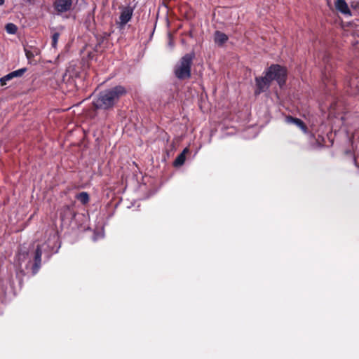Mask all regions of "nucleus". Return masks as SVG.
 Returning a JSON list of instances; mask_svg holds the SVG:
<instances>
[{
  "label": "nucleus",
  "instance_id": "obj_1",
  "mask_svg": "<svg viewBox=\"0 0 359 359\" xmlns=\"http://www.w3.org/2000/svg\"><path fill=\"white\" fill-rule=\"evenodd\" d=\"M126 93V88L121 85L105 89L97 94L93 101V106L95 109H111Z\"/></svg>",
  "mask_w": 359,
  "mask_h": 359
},
{
  "label": "nucleus",
  "instance_id": "obj_2",
  "mask_svg": "<svg viewBox=\"0 0 359 359\" xmlns=\"http://www.w3.org/2000/svg\"><path fill=\"white\" fill-rule=\"evenodd\" d=\"M42 250L38 245L34 251L29 252L26 248H20L17 254V264L20 272L25 275L22 264L25 263V269L31 270L32 275H36L41 266Z\"/></svg>",
  "mask_w": 359,
  "mask_h": 359
},
{
  "label": "nucleus",
  "instance_id": "obj_3",
  "mask_svg": "<svg viewBox=\"0 0 359 359\" xmlns=\"http://www.w3.org/2000/svg\"><path fill=\"white\" fill-rule=\"evenodd\" d=\"M323 62L324 69L322 72V82L325 88L331 90L336 86V63L329 54H325Z\"/></svg>",
  "mask_w": 359,
  "mask_h": 359
},
{
  "label": "nucleus",
  "instance_id": "obj_4",
  "mask_svg": "<svg viewBox=\"0 0 359 359\" xmlns=\"http://www.w3.org/2000/svg\"><path fill=\"white\" fill-rule=\"evenodd\" d=\"M195 57L194 52L187 53L180 58L174 68L175 76L180 80L189 79L191 76V66Z\"/></svg>",
  "mask_w": 359,
  "mask_h": 359
},
{
  "label": "nucleus",
  "instance_id": "obj_5",
  "mask_svg": "<svg viewBox=\"0 0 359 359\" xmlns=\"http://www.w3.org/2000/svg\"><path fill=\"white\" fill-rule=\"evenodd\" d=\"M264 73L266 74L271 83L273 81H276L280 88H282L286 83L287 71L285 67L273 64L265 70Z\"/></svg>",
  "mask_w": 359,
  "mask_h": 359
},
{
  "label": "nucleus",
  "instance_id": "obj_6",
  "mask_svg": "<svg viewBox=\"0 0 359 359\" xmlns=\"http://www.w3.org/2000/svg\"><path fill=\"white\" fill-rule=\"evenodd\" d=\"M271 81L266 73L264 76H258L255 78L256 89L255 95H258L260 93L268 90L271 86Z\"/></svg>",
  "mask_w": 359,
  "mask_h": 359
},
{
  "label": "nucleus",
  "instance_id": "obj_7",
  "mask_svg": "<svg viewBox=\"0 0 359 359\" xmlns=\"http://www.w3.org/2000/svg\"><path fill=\"white\" fill-rule=\"evenodd\" d=\"M27 68L23 67L15 71H13L6 76L0 79V85L4 86L6 85L7 81L12 80L14 78L22 77L25 72H27Z\"/></svg>",
  "mask_w": 359,
  "mask_h": 359
},
{
  "label": "nucleus",
  "instance_id": "obj_8",
  "mask_svg": "<svg viewBox=\"0 0 359 359\" xmlns=\"http://www.w3.org/2000/svg\"><path fill=\"white\" fill-rule=\"evenodd\" d=\"M133 10V8L129 6L122 8L119 16V24L121 26H125L131 20Z\"/></svg>",
  "mask_w": 359,
  "mask_h": 359
},
{
  "label": "nucleus",
  "instance_id": "obj_9",
  "mask_svg": "<svg viewBox=\"0 0 359 359\" xmlns=\"http://www.w3.org/2000/svg\"><path fill=\"white\" fill-rule=\"evenodd\" d=\"M72 5V0H55L53 6L58 13H64L69 11Z\"/></svg>",
  "mask_w": 359,
  "mask_h": 359
},
{
  "label": "nucleus",
  "instance_id": "obj_10",
  "mask_svg": "<svg viewBox=\"0 0 359 359\" xmlns=\"http://www.w3.org/2000/svg\"><path fill=\"white\" fill-rule=\"evenodd\" d=\"M76 216L75 212L69 205H64L60 212V218L62 221L72 220Z\"/></svg>",
  "mask_w": 359,
  "mask_h": 359
},
{
  "label": "nucleus",
  "instance_id": "obj_11",
  "mask_svg": "<svg viewBox=\"0 0 359 359\" xmlns=\"http://www.w3.org/2000/svg\"><path fill=\"white\" fill-rule=\"evenodd\" d=\"M286 121L288 123H292L296 125L298 128H299L304 133H307L308 128L304 122L300 118L292 117L291 116H287L286 117Z\"/></svg>",
  "mask_w": 359,
  "mask_h": 359
},
{
  "label": "nucleus",
  "instance_id": "obj_12",
  "mask_svg": "<svg viewBox=\"0 0 359 359\" xmlns=\"http://www.w3.org/2000/svg\"><path fill=\"white\" fill-rule=\"evenodd\" d=\"M228 36L220 32L216 31L214 34V41L218 46H222L228 41Z\"/></svg>",
  "mask_w": 359,
  "mask_h": 359
},
{
  "label": "nucleus",
  "instance_id": "obj_13",
  "mask_svg": "<svg viewBox=\"0 0 359 359\" xmlns=\"http://www.w3.org/2000/svg\"><path fill=\"white\" fill-rule=\"evenodd\" d=\"M335 8L343 14L350 13V10L345 0H337L335 2Z\"/></svg>",
  "mask_w": 359,
  "mask_h": 359
},
{
  "label": "nucleus",
  "instance_id": "obj_14",
  "mask_svg": "<svg viewBox=\"0 0 359 359\" xmlns=\"http://www.w3.org/2000/svg\"><path fill=\"white\" fill-rule=\"evenodd\" d=\"M189 149L185 148L184 150L177 156L173 162V165L175 167H179L182 165L184 163L186 160V154L189 152Z\"/></svg>",
  "mask_w": 359,
  "mask_h": 359
},
{
  "label": "nucleus",
  "instance_id": "obj_15",
  "mask_svg": "<svg viewBox=\"0 0 359 359\" xmlns=\"http://www.w3.org/2000/svg\"><path fill=\"white\" fill-rule=\"evenodd\" d=\"M80 71L79 68L77 67L75 65H69V66L67 68L66 74L68 75L70 78H78L80 77Z\"/></svg>",
  "mask_w": 359,
  "mask_h": 359
},
{
  "label": "nucleus",
  "instance_id": "obj_16",
  "mask_svg": "<svg viewBox=\"0 0 359 359\" xmlns=\"http://www.w3.org/2000/svg\"><path fill=\"white\" fill-rule=\"evenodd\" d=\"M76 199L79 201L83 205L87 204L90 201L89 195L87 192L83 191L78 194L76 196Z\"/></svg>",
  "mask_w": 359,
  "mask_h": 359
},
{
  "label": "nucleus",
  "instance_id": "obj_17",
  "mask_svg": "<svg viewBox=\"0 0 359 359\" xmlns=\"http://www.w3.org/2000/svg\"><path fill=\"white\" fill-rule=\"evenodd\" d=\"M5 29L8 34H15L18 31V27L13 23H8L5 26Z\"/></svg>",
  "mask_w": 359,
  "mask_h": 359
},
{
  "label": "nucleus",
  "instance_id": "obj_18",
  "mask_svg": "<svg viewBox=\"0 0 359 359\" xmlns=\"http://www.w3.org/2000/svg\"><path fill=\"white\" fill-rule=\"evenodd\" d=\"M60 37V33L55 32L51 36V46L53 48H55L57 47V41Z\"/></svg>",
  "mask_w": 359,
  "mask_h": 359
},
{
  "label": "nucleus",
  "instance_id": "obj_19",
  "mask_svg": "<svg viewBox=\"0 0 359 359\" xmlns=\"http://www.w3.org/2000/svg\"><path fill=\"white\" fill-rule=\"evenodd\" d=\"M25 55H26L27 59L30 60L32 57H34V53L31 50H29L27 49H25Z\"/></svg>",
  "mask_w": 359,
  "mask_h": 359
},
{
  "label": "nucleus",
  "instance_id": "obj_20",
  "mask_svg": "<svg viewBox=\"0 0 359 359\" xmlns=\"http://www.w3.org/2000/svg\"><path fill=\"white\" fill-rule=\"evenodd\" d=\"M5 2V0H0V5H3Z\"/></svg>",
  "mask_w": 359,
  "mask_h": 359
}]
</instances>
